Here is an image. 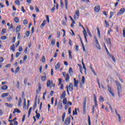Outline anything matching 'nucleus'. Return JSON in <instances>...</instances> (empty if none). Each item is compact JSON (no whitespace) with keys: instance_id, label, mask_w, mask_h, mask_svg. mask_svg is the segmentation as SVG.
Segmentation results:
<instances>
[{"instance_id":"1","label":"nucleus","mask_w":125,"mask_h":125,"mask_svg":"<svg viewBox=\"0 0 125 125\" xmlns=\"http://www.w3.org/2000/svg\"><path fill=\"white\" fill-rule=\"evenodd\" d=\"M115 83L117 88L118 96L121 97V93L122 92V85H121V83H119L118 81H115Z\"/></svg>"},{"instance_id":"2","label":"nucleus","mask_w":125,"mask_h":125,"mask_svg":"<svg viewBox=\"0 0 125 125\" xmlns=\"http://www.w3.org/2000/svg\"><path fill=\"white\" fill-rule=\"evenodd\" d=\"M86 97L84 98L83 104V114H85L86 113Z\"/></svg>"},{"instance_id":"3","label":"nucleus","mask_w":125,"mask_h":125,"mask_svg":"<svg viewBox=\"0 0 125 125\" xmlns=\"http://www.w3.org/2000/svg\"><path fill=\"white\" fill-rule=\"evenodd\" d=\"M107 88L109 92L112 95L113 97H115V94L114 93V91L112 90V88H111V87H109V84L107 85Z\"/></svg>"},{"instance_id":"4","label":"nucleus","mask_w":125,"mask_h":125,"mask_svg":"<svg viewBox=\"0 0 125 125\" xmlns=\"http://www.w3.org/2000/svg\"><path fill=\"white\" fill-rule=\"evenodd\" d=\"M70 121H71V118H70V117H67L64 121V125H69Z\"/></svg>"},{"instance_id":"5","label":"nucleus","mask_w":125,"mask_h":125,"mask_svg":"<svg viewBox=\"0 0 125 125\" xmlns=\"http://www.w3.org/2000/svg\"><path fill=\"white\" fill-rule=\"evenodd\" d=\"M73 88L74 85L73 84V83H70L69 85L68 86V89H69V91H73Z\"/></svg>"},{"instance_id":"6","label":"nucleus","mask_w":125,"mask_h":125,"mask_svg":"<svg viewBox=\"0 0 125 125\" xmlns=\"http://www.w3.org/2000/svg\"><path fill=\"white\" fill-rule=\"evenodd\" d=\"M125 9L124 8H122L119 12L118 13L117 15H122V14H123V13H125Z\"/></svg>"},{"instance_id":"7","label":"nucleus","mask_w":125,"mask_h":125,"mask_svg":"<svg viewBox=\"0 0 125 125\" xmlns=\"http://www.w3.org/2000/svg\"><path fill=\"white\" fill-rule=\"evenodd\" d=\"M95 12L98 13L100 11V5H97L94 8Z\"/></svg>"},{"instance_id":"8","label":"nucleus","mask_w":125,"mask_h":125,"mask_svg":"<svg viewBox=\"0 0 125 125\" xmlns=\"http://www.w3.org/2000/svg\"><path fill=\"white\" fill-rule=\"evenodd\" d=\"M74 87H76L78 89V84H79V80H76V78H74Z\"/></svg>"},{"instance_id":"9","label":"nucleus","mask_w":125,"mask_h":125,"mask_svg":"<svg viewBox=\"0 0 125 125\" xmlns=\"http://www.w3.org/2000/svg\"><path fill=\"white\" fill-rule=\"evenodd\" d=\"M94 97L95 106L97 107V106L98 105V104H97V97H96V95H95V94H94Z\"/></svg>"},{"instance_id":"10","label":"nucleus","mask_w":125,"mask_h":125,"mask_svg":"<svg viewBox=\"0 0 125 125\" xmlns=\"http://www.w3.org/2000/svg\"><path fill=\"white\" fill-rule=\"evenodd\" d=\"M66 91H63L62 94L61 96V99H63V98H66Z\"/></svg>"},{"instance_id":"11","label":"nucleus","mask_w":125,"mask_h":125,"mask_svg":"<svg viewBox=\"0 0 125 125\" xmlns=\"http://www.w3.org/2000/svg\"><path fill=\"white\" fill-rule=\"evenodd\" d=\"M9 95V93H3L1 94V98H4V97H6Z\"/></svg>"},{"instance_id":"12","label":"nucleus","mask_w":125,"mask_h":125,"mask_svg":"<svg viewBox=\"0 0 125 125\" xmlns=\"http://www.w3.org/2000/svg\"><path fill=\"white\" fill-rule=\"evenodd\" d=\"M15 113H18L19 114L21 113V110H20V109H19L18 108H15L13 112V113L15 114Z\"/></svg>"},{"instance_id":"13","label":"nucleus","mask_w":125,"mask_h":125,"mask_svg":"<svg viewBox=\"0 0 125 125\" xmlns=\"http://www.w3.org/2000/svg\"><path fill=\"white\" fill-rule=\"evenodd\" d=\"M21 30V25H18L16 28V32H20Z\"/></svg>"},{"instance_id":"14","label":"nucleus","mask_w":125,"mask_h":125,"mask_svg":"<svg viewBox=\"0 0 125 125\" xmlns=\"http://www.w3.org/2000/svg\"><path fill=\"white\" fill-rule=\"evenodd\" d=\"M69 73L70 76H72L74 74V71H73V68L72 67L69 68Z\"/></svg>"},{"instance_id":"15","label":"nucleus","mask_w":125,"mask_h":125,"mask_svg":"<svg viewBox=\"0 0 125 125\" xmlns=\"http://www.w3.org/2000/svg\"><path fill=\"white\" fill-rule=\"evenodd\" d=\"M61 65V63H60V62H58L57 64L55 66L56 70H58V69H59V68H60Z\"/></svg>"},{"instance_id":"16","label":"nucleus","mask_w":125,"mask_h":125,"mask_svg":"<svg viewBox=\"0 0 125 125\" xmlns=\"http://www.w3.org/2000/svg\"><path fill=\"white\" fill-rule=\"evenodd\" d=\"M45 24H46V21H45V20H44L43 21V22L41 24L40 27L43 28V27H44V26H45Z\"/></svg>"},{"instance_id":"17","label":"nucleus","mask_w":125,"mask_h":125,"mask_svg":"<svg viewBox=\"0 0 125 125\" xmlns=\"http://www.w3.org/2000/svg\"><path fill=\"white\" fill-rule=\"evenodd\" d=\"M64 3L65 5V9L68 10V0H64Z\"/></svg>"},{"instance_id":"18","label":"nucleus","mask_w":125,"mask_h":125,"mask_svg":"<svg viewBox=\"0 0 125 125\" xmlns=\"http://www.w3.org/2000/svg\"><path fill=\"white\" fill-rule=\"evenodd\" d=\"M70 80V75H69V74H66V77L65 78V81L66 83H68Z\"/></svg>"},{"instance_id":"19","label":"nucleus","mask_w":125,"mask_h":125,"mask_svg":"<svg viewBox=\"0 0 125 125\" xmlns=\"http://www.w3.org/2000/svg\"><path fill=\"white\" fill-rule=\"evenodd\" d=\"M1 89H2V90H6V89H7L8 88V86H7V85H3L1 87Z\"/></svg>"},{"instance_id":"20","label":"nucleus","mask_w":125,"mask_h":125,"mask_svg":"<svg viewBox=\"0 0 125 125\" xmlns=\"http://www.w3.org/2000/svg\"><path fill=\"white\" fill-rule=\"evenodd\" d=\"M10 48L12 50H13V51H15V45L13 44L12 45H11Z\"/></svg>"},{"instance_id":"21","label":"nucleus","mask_w":125,"mask_h":125,"mask_svg":"<svg viewBox=\"0 0 125 125\" xmlns=\"http://www.w3.org/2000/svg\"><path fill=\"white\" fill-rule=\"evenodd\" d=\"M80 39L81 42L82 44V46H83V51H85V49L84 48V45H83V40H82V38H81V37H80Z\"/></svg>"},{"instance_id":"22","label":"nucleus","mask_w":125,"mask_h":125,"mask_svg":"<svg viewBox=\"0 0 125 125\" xmlns=\"http://www.w3.org/2000/svg\"><path fill=\"white\" fill-rule=\"evenodd\" d=\"M106 42H107V44H109L110 47H111V39L108 38V40H106Z\"/></svg>"},{"instance_id":"23","label":"nucleus","mask_w":125,"mask_h":125,"mask_svg":"<svg viewBox=\"0 0 125 125\" xmlns=\"http://www.w3.org/2000/svg\"><path fill=\"white\" fill-rule=\"evenodd\" d=\"M99 101H100L101 102H103V101H104V98H103V96H102V95H101L100 96V98L99 99Z\"/></svg>"},{"instance_id":"24","label":"nucleus","mask_w":125,"mask_h":125,"mask_svg":"<svg viewBox=\"0 0 125 125\" xmlns=\"http://www.w3.org/2000/svg\"><path fill=\"white\" fill-rule=\"evenodd\" d=\"M47 87H48L49 86L50 88L52 87V86L50 85V80H48L47 82Z\"/></svg>"},{"instance_id":"25","label":"nucleus","mask_w":125,"mask_h":125,"mask_svg":"<svg viewBox=\"0 0 125 125\" xmlns=\"http://www.w3.org/2000/svg\"><path fill=\"white\" fill-rule=\"evenodd\" d=\"M66 117V112H64L63 115H62V122H64V121H65V117Z\"/></svg>"},{"instance_id":"26","label":"nucleus","mask_w":125,"mask_h":125,"mask_svg":"<svg viewBox=\"0 0 125 125\" xmlns=\"http://www.w3.org/2000/svg\"><path fill=\"white\" fill-rule=\"evenodd\" d=\"M87 33L88 35H89V36L90 37V38L92 37V35H91V33H90V31L88 28H87Z\"/></svg>"},{"instance_id":"27","label":"nucleus","mask_w":125,"mask_h":125,"mask_svg":"<svg viewBox=\"0 0 125 125\" xmlns=\"http://www.w3.org/2000/svg\"><path fill=\"white\" fill-rule=\"evenodd\" d=\"M58 107H59V109H60V110H61L62 109V103L59 102Z\"/></svg>"},{"instance_id":"28","label":"nucleus","mask_w":125,"mask_h":125,"mask_svg":"<svg viewBox=\"0 0 125 125\" xmlns=\"http://www.w3.org/2000/svg\"><path fill=\"white\" fill-rule=\"evenodd\" d=\"M41 80L43 82H45V81H46V76H42Z\"/></svg>"},{"instance_id":"29","label":"nucleus","mask_w":125,"mask_h":125,"mask_svg":"<svg viewBox=\"0 0 125 125\" xmlns=\"http://www.w3.org/2000/svg\"><path fill=\"white\" fill-rule=\"evenodd\" d=\"M75 13L76 14L75 16H77L78 18H79V16H80V11H79V10H77L75 12Z\"/></svg>"},{"instance_id":"30","label":"nucleus","mask_w":125,"mask_h":125,"mask_svg":"<svg viewBox=\"0 0 125 125\" xmlns=\"http://www.w3.org/2000/svg\"><path fill=\"white\" fill-rule=\"evenodd\" d=\"M104 46H105V50L106 51L107 54L108 55H109V56H111V54H110V52H109V51L108 50V49H107V47H106V45H105V44H104Z\"/></svg>"},{"instance_id":"31","label":"nucleus","mask_w":125,"mask_h":125,"mask_svg":"<svg viewBox=\"0 0 125 125\" xmlns=\"http://www.w3.org/2000/svg\"><path fill=\"white\" fill-rule=\"evenodd\" d=\"M14 21L16 23H19V18L18 17H15L14 18Z\"/></svg>"},{"instance_id":"32","label":"nucleus","mask_w":125,"mask_h":125,"mask_svg":"<svg viewBox=\"0 0 125 125\" xmlns=\"http://www.w3.org/2000/svg\"><path fill=\"white\" fill-rule=\"evenodd\" d=\"M85 81V77H84V76H83L81 83H82L83 84H84Z\"/></svg>"},{"instance_id":"33","label":"nucleus","mask_w":125,"mask_h":125,"mask_svg":"<svg viewBox=\"0 0 125 125\" xmlns=\"http://www.w3.org/2000/svg\"><path fill=\"white\" fill-rule=\"evenodd\" d=\"M110 57H111L113 62H115V63H116V58H115V57L113 56V55H111V56H110Z\"/></svg>"},{"instance_id":"34","label":"nucleus","mask_w":125,"mask_h":125,"mask_svg":"<svg viewBox=\"0 0 125 125\" xmlns=\"http://www.w3.org/2000/svg\"><path fill=\"white\" fill-rule=\"evenodd\" d=\"M96 47L98 49H99V50L101 49V46L99 44V43L96 44Z\"/></svg>"},{"instance_id":"35","label":"nucleus","mask_w":125,"mask_h":125,"mask_svg":"<svg viewBox=\"0 0 125 125\" xmlns=\"http://www.w3.org/2000/svg\"><path fill=\"white\" fill-rule=\"evenodd\" d=\"M62 103L63 104H64V105H66V104H67V99H66V98H65L63 101H62Z\"/></svg>"},{"instance_id":"36","label":"nucleus","mask_w":125,"mask_h":125,"mask_svg":"<svg viewBox=\"0 0 125 125\" xmlns=\"http://www.w3.org/2000/svg\"><path fill=\"white\" fill-rule=\"evenodd\" d=\"M9 29L10 30V29H13L14 30V32H15V28H13V25L12 24H11L10 25V27H9Z\"/></svg>"},{"instance_id":"37","label":"nucleus","mask_w":125,"mask_h":125,"mask_svg":"<svg viewBox=\"0 0 125 125\" xmlns=\"http://www.w3.org/2000/svg\"><path fill=\"white\" fill-rule=\"evenodd\" d=\"M21 103H22V100H21V98H20L19 100L18 106H21Z\"/></svg>"},{"instance_id":"38","label":"nucleus","mask_w":125,"mask_h":125,"mask_svg":"<svg viewBox=\"0 0 125 125\" xmlns=\"http://www.w3.org/2000/svg\"><path fill=\"white\" fill-rule=\"evenodd\" d=\"M39 91L37 90L36 92L37 93H40V91H41V89H42V86L41 85H39V88H38Z\"/></svg>"},{"instance_id":"39","label":"nucleus","mask_w":125,"mask_h":125,"mask_svg":"<svg viewBox=\"0 0 125 125\" xmlns=\"http://www.w3.org/2000/svg\"><path fill=\"white\" fill-rule=\"evenodd\" d=\"M83 68L84 70V72L85 74H86V67H85V65H84V63H83Z\"/></svg>"},{"instance_id":"40","label":"nucleus","mask_w":125,"mask_h":125,"mask_svg":"<svg viewBox=\"0 0 125 125\" xmlns=\"http://www.w3.org/2000/svg\"><path fill=\"white\" fill-rule=\"evenodd\" d=\"M25 35L27 38H29V36H30V31H26Z\"/></svg>"},{"instance_id":"41","label":"nucleus","mask_w":125,"mask_h":125,"mask_svg":"<svg viewBox=\"0 0 125 125\" xmlns=\"http://www.w3.org/2000/svg\"><path fill=\"white\" fill-rule=\"evenodd\" d=\"M15 3H16L17 5H20V1H19V0H17L15 1Z\"/></svg>"},{"instance_id":"42","label":"nucleus","mask_w":125,"mask_h":125,"mask_svg":"<svg viewBox=\"0 0 125 125\" xmlns=\"http://www.w3.org/2000/svg\"><path fill=\"white\" fill-rule=\"evenodd\" d=\"M20 70V67L19 66L17 67L15 70V74H17L18 72H19Z\"/></svg>"},{"instance_id":"43","label":"nucleus","mask_w":125,"mask_h":125,"mask_svg":"<svg viewBox=\"0 0 125 125\" xmlns=\"http://www.w3.org/2000/svg\"><path fill=\"white\" fill-rule=\"evenodd\" d=\"M74 115H78V112H77V108H75V111H73V115L74 116Z\"/></svg>"},{"instance_id":"44","label":"nucleus","mask_w":125,"mask_h":125,"mask_svg":"<svg viewBox=\"0 0 125 125\" xmlns=\"http://www.w3.org/2000/svg\"><path fill=\"white\" fill-rule=\"evenodd\" d=\"M110 17H109V19H111V18H112V17H113V15H114V13H113V12H111L110 13Z\"/></svg>"},{"instance_id":"45","label":"nucleus","mask_w":125,"mask_h":125,"mask_svg":"<svg viewBox=\"0 0 125 125\" xmlns=\"http://www.w3.org/2000/svg\"><path fill=\"white\" fill-rule=\"evenodd\" d=\"M40 117H41V114L40 113H39L37 114H36V117L37 118V119L38 120H39V119H40Z\"/></svg>"},{"instance_id":"46","label":"nucleus","mask_w":125,"mask_h":125,"mask_svg":"<svg viewBox=\"0 0 125 125\" xmlns=\"http://www.w3.org/2000/svg\"><path fill=\"white\" fill-rule=\"evenodd\" d=\"M27 82H28V78L25 77L24 79V84H27Z\"/></svg>"},{"instance_id":"47","label":"nucleus","mask_w":125,"mask_h":125,"mask_svg":"<svg viewBox=\"0 0 125 125\" xmlns=\"http://www.w3.org/2000/svg\"><path fill=\"white\" fill-rule=\"evenodd\" d=\"M6 33V29L5 28H3L2 29L1 33L2 34H5Z\"/></svg>"},{"instance_id":"48","label":"nucleus","mask_w":125,"mask_h":125,"mask_svg":"<svg viewBox=\"0 0 125 125\" xmlns=\"http://www.w3.org/2000/svg\"><path fill=\"white\" fill-rule=\"evenodd\" d=\"M54 3L56 4V8L57 10H58V7H59V5L58 3H56V0H54Z\"/></svg>"},{"instance_id":"49","label":"nucleus","mask_w":125,"mask_h":125,"mask_svg":"<svg viewBox=\"0 0 125 125\" xmlns=\"http://www.w3.org/2000/svg\"><path fill=\"white\" fill-rule=\"evenodd\" d=\"M51 44H52V45H54V44H55V39H53L51 42Z\"/></svg>"},{"instance_id":"50","label":"nucleus","mask_w":125,"mask_h":125,"mask_svg":"<svg viewBox=\"0 0 125 125\" xmlns=\"http://www.w3.org/2000/svg\"><path fill=\"white\" fill-rule=\"evenodd\" d=\"M88 125H91V123L90 122V116H88Z\"/></svg>"},{"instance_id":"51","label":"nucleus","mask_w":125,"mask_h":125,"mask_svg":"<svg viewBox=\"0 0 125 125\" xmlns=\"http://www.w3.org/2000/svg\"><path fill=\"white\" fill-rule=\"evenodd\" d=\"M97 34L99 35V38H100V30H99V28L97 27Z\"/></svg>"},{"instance_id":"52","label":"nucleus","mask_w":125,"mask_h":125,"mask_svg":"<svg viewBox=\"0 0 125 125\" xmlns=\"http://www.w3.org/2000/svg\"><path fill=\"white\" fill-rule=\"evenodd\" d=\"M12 125H18V122L13 121V123H12Z\"/></svg>"},{"instance_id":"53","label":"nucleus","mask_w":125,"mask_h":125,"mask_svg":"<svg viewBox=\"0 0 125 125\" xmlns=\"http://www.w3.org/2000/svg\"><path fill=\"white\" fill-rule=\"evenodd\" d=\"M104 22L105 23L106 26V27H109L110 26V24H109V22H108V21H107L106 20L104 21Z\"/></svg>"},{"instance_id":"54","label":"nucleus","mask_w":125,"mask_h":125,"mask_svg":"<svg viewBox=\"0 0 125 125\" xmlns=\"http://www.w3.org/2000/svg\"><path fill=\"white\" fill-rule=\"evenodd\" d=\"M20 54H21V53H20L19 52H17L16 54V58H18V57H19Z\"/></svg>"},{"instance_id":"55","label":"nucleus","mask_w":125,"mask_h":125,"mask_svg":"<svg viewBox=\"0 0 125 125\" xmlns=\"http://www.w3.org/2000/svg\"><path fill=\"white\" fill-rule=\"evenodd\" d=\"M61 5L62 8H63L64 7V3H63L62 0H61Z\"/></svg>"},{"instance_id":"56","label":"nucleus","mask_w":125,"mask_h":125,"mask_svg":"<svg viewBox=\"0 0 125 125\" xmlns=\"http://www.w3.org/2000/svg\"><path fill=\"white\" fill-rule=\"evenodd\" d=\"M23 24H24V25H27L28 24V20H24L23 21Z\"/></svg>"},{"instance_id":"57","label":"nucleus","mask_w":125,"mask_h":125,"mask_svg":"<svg viewBox=\"0 0 125 125\" xmlns=\"http://www.w3.org/2000/svg\"><path fill=\"white\" fill-rule=\"evenodd\" d=\"M6 39H7V37L6 36H3L1 37V40H6Z\"/></svg>"},{"instance_id":"58","label":"nucleus","mask_w":125,"mask_h":125,"mask_svg":"<svg viewBox=\"0 0 125 125\" xmlns=\"http://www.w3.org/2000/svg\"><path fill=\"white\" fill-rule=\"evenodd\" d=\"M12 99V98L11 97V96H9V97L7 98V100L8 101H10V100H11Z\"/></svg>"},{"instance_id":"59","label":"nucleus","mask_w":125,"mask_h":125,"mask_svg":"<svg viewBox=\"0 0 125 125\" xmlns=\"http://www.w3.org/2000/svg\"><path fill=\"white\" fill-rule=\"evenodd\" d=\"M18 40H21V34L20 33L18 34Z\"/></svg>"},{"instance_id":"60","label":"nucleus","mask_w":125,"mask_h":125,"mask_svg":"<svg viewBox=\"0 0 125 125\" xmlns=\"http://www.w3.org/2000/svg\"><path fill=\"white\" fill-rule=\"evenodd\" d=\"M35 10H36V12H37V13L40 12V9H39L38 6L35 7Z\"/></svg>"},{"instance_id":"61","label":"nucleus","mask_w":125,"mask_h":125,"mask_svg":"<svg viewBox=\"0 0 125 125\" xmlns=\"http://www.w3.org/2000/svg\"><path fill=\"white\" fill-rule=\"evenodd\" d=\"M45 62V58L44 57V56H43L42 57V62L44 63Z\"/></svg>"},{"instance_id":"62","label":"nucleus","mask_w":125,"mask_h":125,"mask_svg":"<svg viewBox=\"0 0 125 125\" xmlns=\"http://www.w3.org/2000/svg\"><path fill=\"white\" fill-rule=\"evenodd\" d=\"M55 11V5L53 6V7L51 9V11H52V12H54V11Z\"/></svg>"},{"instance_id":"63","label":"nucleus","mask_w":125,"mask_h":125,"mask_svg":"<svg viewBox=\"0 0 125 125\" xmlns=\"http://www.w3.org/2000/svg\"><path fill=\"white\" fill-rule=\"evenodd\" d=\"M62 83V78L59 79V84H61Z\"/></svg>"},{"instance_id":"64","label":"nucleus","mask_w":125,"mask_h":125,"mask_svg":"<svg viewBox=\"0 0 125 125\" xmlns=\"http://www.w3.org/2000/svg\"><path fill=\"white\" fill-rule=\"evenodd\" d=\"M123 37L125 38V28L123 29Z\"/></svg>"}]
</instances>
